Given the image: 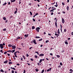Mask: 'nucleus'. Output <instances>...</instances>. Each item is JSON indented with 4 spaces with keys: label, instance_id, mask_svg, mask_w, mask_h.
<instances>
[{
    "label": "nucleus",
    "instance_id": "49",
    "mask_svg": "<svg viewBox=\"0 0 73 73\" xmlns=\"http://www.w3.org/2000/svg\"><path fill=\"white\" fill-rule=\"evenodd\" d=\"M51 15H53V13L52 12H51Z\"/></svg>",
    "mask_w": 73,
    "mask_h": 73
},
{
    "label": "nucleus",
    "instance_id": "25",
    "mask_svg": "<svg viewBox=\"0 0 73 73\" xmlns=\"http://www.w3.org/2000/svg\"><path fill=\"white\" fill-rule=\"evenodd\" d=\"M0 71L1 72H4V70H3L2 69Z\"/></svg>",
    "mask_w": 73,
    "mask_h": 73
},
{
    "label": "nucleus",
    "instance_id": "38",
    "mask_svg": "<svg viewBox=\"0 0 73 73\" xmlns=\"http://www.w3.org/2000/svg\"><path fill=\"white\" fill-rule=\"evenodd\" d=\"M49 42V40H47L45 42H46V43H47V42Z\"/></svg>",
    "mask_w": 73,
    "mask_h": 73
},
{
    "label": "nucleus",
    "instance_id": "27",
    "mask_svg": "<svg viewBox=\"0 0 73 73\" xmlns=\"http://www.w3.org/2000/svg\"><path fill=\"white\" fill-rule=\"evenodd\" d=\"M35 53H37V54H38V55H39V53H38V51L36 52Z\"/></svg>",
    "mask_w": 73,
    "mask_h": 73
},
{
    "label": "nucleus",
    "instance_id": "24",
    "mask_svg": "<svg viewBox=\"0 0 73 73\" xmlns=\"http://www.w3.org/2000/svg\"><path fill=\"white\" fill-rule=\"evenodd\" d=\"M42 40V38H41L38 40V41H41Z\"/></svg>",
    "mask_w": 73,
    "mask_h": 73
},
{
    "label": "nucleus",
    "instance_id": "62",
    "mask_svg": "<svg viewBox=\"0 0 73 73\" xmlns=\"http://www.w3.org/2000/svg\"><path fill=\"white\" fill-rule=\"evenodd\" d=\"M58 68H60V67H61V66L60 65L58 66Z\"/></svg>",
    "mask_w": 73,
    "mask_h": 73
},
{
    "label": "nucleus",
    "instance_id": "47",
    "mask_svg": "<svg viewBox=\"0 0 73 73\" xmlns=\"http://www.w3.org/2000/svg\"><path fill=\"white\" fill-rule=\"evenodd\" d=\"M17 53V52H15L14 53V54H16V53Z\"/></svg>",
    "mask_w": 73,
    "mask_h": 73
},
{
    "label": "nucleus",
    "instance_id": "64",
    "mask_svg": "<svg viewBox=\"0 0 73 73\" xmlns=\"http://www.w3.org/2000/svg\"><path fill=\"white\" fill-rule=\"evenodd\" d=\"M54 6V7H58V5H55Z\"/></svg>",
    "mask_w": 73,
    "mask_h": 73
},
{
    "label": "nucleus",
    "instance_id": "22",
    "mask_svg": "<svg viewBox=\"0 0 73 73\" xmlns=\"http://www.w3.org/2000/svg\"><path fill=\"white\" fill-rule=\"evenodd\" d=\"M6 30H7V29L6 28H5L3 29V31H6Z\"/></svg>",
    "mask_w": 73,
    "mask_h": 73
},
{
    "label": "nucleus",
    "instance_id": "10",
    "mask_svg": "<svg viewBox=\"0 0 73 73\" xmlns=\"http://www.w3.org/2000/svg\"><path fill=\"white\" fill-rule=\"evenodd\" d=\"M7 62H8V60H6V61L4 62V64H7Z\"/></svg>",
    "mask_w": 73,
    "mask_h": 73
},
{
    "label": "nucleus",
    "instance_id": "45",
    "mask_svg": "<svg viewBox=\"0 0 73 73\" xmlns=\"http://www.w3.org/2000/svg\"><path fill=\"white\" fill-rule=\"evenodd\" d=\"M62 5H65V3H64V2H62Z\"/></svg>",
    "mask_w": 73,
    "mask_h": 73
},
{
    "label": "nucleus",
    "instance_id": "40",
    "mask_svg": "<svg viewBox=\"0 0 73 73\" xmlns=\"http://www.w3.org/2000/svg\"><path fill=\"white\" fill-rule=\"evenodd\" d=\"M7 52H5L4 53V54H7Z\"/></svg>",
    "mask_w": 73,
    "mask_h": 73
},
{
    "label": "nucleus",
    "instance_id": "7",
    "mask_svg": "<svg viewBox=\"0 0 73 73\" xmlns=\"http://www.w3.org/2000/svg\"><path fill=\"white\" fill-rule=\"evenodd\" d=\"M51 70H52V68H49L47 70V72H49L50 71H51Z\"/></svg>",
    "mask_w": 73,
    "mask_h": 73
},
{
    "label": "nucleus",
    "instance_id": "51",
    "mask_svg": "<svg viewBox=\"0 0 73 73\" xmlns=\"http://www.w3.org/2000/svg\"><path fill=\"white\" fill-rule=\"evenodd\" d=\"M38 15V13H36V14L35 15L36 16H37V15Z\"/></svg>",
    "mask_w": 73,
    "mask_h": 73
},
{
    "label": "nucleus",
    "instance_id": "2",
    "mask_svg": "<svg viewBox=\"0 0 73 73\" xmlns=\"http://www.w3.org/2000/svg\"><path fill=\"white\" fill-rule=\"evenodd\" d=\"M40 29V28L39 27H37L36 28V30L37 32H39V30Z\"/></svg>",
    "mask_w": 73,
    "mask_h": 73
},
{
    "label": "nucleus",
    "instance_id": "15",
    "mask_svg": "<svg viewBox=\"0 0 73 73\" xmlns=\"http://www.w3.org/2000/svg\"><path fill=\"white\" fill-rule=\"evenodd\" d=\"M35 29V26H33L32 27V29Z\"/></svg>",
    "mask_w": 73,
    "mask_h": 73
},
{
    "label": "nucleus",
    "instance_id": "30",
    "mask_svg": "<svg viewBox=\"0 0 73 73\" xmlns=\"http://www.w3.org/2000/svg\"><path fill=\"white\" fill-rule=\"evenodd\" d=\"M35 70L36 72H38V68H36L35 69Z\"/></svg>",
    "mask_w": 73,
    "mask_h": 73
},
{
    "label": "nucleus",
    "instance_id": "34",
    "mask_svg": "<svg viewBox=\"0 0 73 73\" xmlns=\"http://www.w3.org/2000/svg\"><path fill=\"white\" fill-rule=\"evenodd\" d=\"M20 38H21L20 36H18L17 37V39H20Z\"/></svg>",
    "mask_w": 73,
    "mask_h": 73
},
{
    "label": "nucleus",
    "instance_id": "9",
    "mask_svg": "<svg viewBox=\"0 0 73 73\" xmlns=\"http://www.w3.org/2000/svg\"><path fill=\"white\" fill-rule=\"evenodd\" d=\"M44 56V54H41L39 55V56Z\"/></svg>",
    "mask_w": 73,
    "mask_h": 73
},
{
    "label": "nucleus",
    "instance_id": "56",
    "mask_svg": "<svg viewBox=\"0 0 73 73\" xmlns=\"http://www.w3.org/2000/svg\"><path fill=\"white\" fill-rule=\"evenodd\" d=\"M50 12H54V10H51L50 11Z\"/></svg>",
    "mask_w": 73,
    "mask_h": 73
},
{
    "label": "nucleus",
    "instance_id": "43",
    "mask_svg": "<svg viewBox=\"0 0 73 73\" xmlns=\"http://www.w3.org/2000/svg\"><path fill=\"white\" fill-rule=\"evenodd\" d=\"M14 55H15V57H17V56H17V54H14Z\"/></svg>",
    "mask_w": 73,
    "mask_h": 73
},
{
    "label": "nucleus",
    "instance_id": "14",
    "mask_svg": "<svg viewBox=\"0 0 73 73\" xmlns=\"http://www.w3.org/2000/svg\"><path fill=\"white\" fill-rule=\"evenodd\" d=\"M12 46V45H11V44H9L8 45V46L9 47H11V46Z\"/></svg>",
    "mask_w": 73,
    "mask_h": 73
},
{
    "label": "nucleus",
    "instance_id": "13",
    "mask_svg": "<svg viewBox=\"0 0 73 73\" xmlns=\"http://www.w3.org/2000/svg\"><path fill=\"white\" fill-rule=\"evenodd\" d=\"M64 43H65V44L66 45H68V43L66 41L64 42Z\"/></svg>",
    "mask_w": 73,
    "mask_h": 73
},
{
    "label": "nucleus",
    "instance_id": "1",
    "mask_svg": "<svg viewBox=\"0 0 73 73\" xmlns=\"http://www.w3.org/2000/svg\"><path fill=\"white\" fill-rule=\"evenodd\" d=\"M57 19H56L55 23V26L56 27V28H57Z\"/></svg>",
    "mask_w": 73,
    "mask_h": 73
},
{
    "label": "nucleus",
    "instance_id": "21",
    "mask_svg": "<svg viewBox=\"0 0 73 73\" xmlns=\"http://www.w3.org/2000/svg\"><path fill=\"white\" fill-rule=\"evenodd\" d=\"M70 72H73V70H72V69H70Z\"/></svg>",
    "mask_w": 73,
    "mask_h": 73
},
{
    "label": "nucleus",
    "instance_id": "55",
    "mask_svg": "<svg viewBox=\"0 0 73 73\" xmlns=\"http://www.w3.org/2000/svg\"><path fill=\"white\" fill-rule=\"evenodd\" d=\"M26 56H27V57H29V55L28 54H27Z\"/></svg>",
    "mask_w": 73,
    "mask_h": 73
},
{
    "label": "nucleus",
    "instance_id": "61",
    "mask_svg": "<svg viewBox=\"0 0 73 73\" xmlns=\"http://www.w3.org/2000/svg\"><path fill=\"white\" fill-rule=\"evenodd\" d=\"M52 10H55L56 9H54L52 8Z\"/></svg>",
    "mask_w": 73,
    "mask_h": 73
},
{
    "label": "nucleus",
    "instance_id": "39",
    "mask_svg": "<svg viewBox=\"0 0 73 73\" xmlns=\"http://www.w3.org/2000/svg\"><path fill=\"white\" fill-rule=\"evenodd\" d=\"M60 65H61V66H62V62H60Z\"/></svg>",
    "mask_w": 73,
    "mask_h": 73
},
{
    "label": "nucleus",
    "instance_id": "35",
    "mask_svg": "<svg viewBox=\"0 0 73 73\" xmlns=\"http://www.w3.org/2000/svg\"><path fill=\"white\" fill-rule=\"evenodd\" d=\"M15 1H16V0H13L12 1V2L14 3V2H15Z\"/></svg>",
    "mask_w": 73,
    "mask_h": 73
},
{
    "label": "nucleus",
    "instance_id": "48",
    "mask_svg": "<svg viewBox=\"0 0 73 73\" xmlns=\"http://www.w3.org/2000/svg\"><path fill=\"white\" fill-rule=\"evenodd\" d=\"M50 55H51V56H53V54L52 53H50Z\"/></svg>",
    "mask_w": 73,
    "mask_h": 73
},
{
    "label": "nucleus",
    "instance_id": "42",
    "mask_svg": "<svg viewBox=\"0 0 73 73\" xmlns=\"http://www.w3.org/2000/svg\"><path fill=\"white\" fill-rule=\"evenodd\" d=\"M35 58H37L38 57H37V55H35Z\"/></svg>",
    "mask_w": 73,
    "mask_h": 73
},
{
    "label": "nucleus",
    "instance_id": "57",
    "mask_svg": "<svg viewBox=\"0 0 73 73\" xmlns=\"http://www.w3.org/2000/svg\"><path fill=\"white\" fill-rule=\"evenodd\" d=\"M60 25V29H62V25Z\"/></svg>",
    "mask_w": 73,
    "mask_h": 73
},
{
    "label": "nucleus",
    "instance_id": "58",
    "mask_svg": "<svg viewBox=\"0 0 73 73\" xmlns=\"http://www.w3.org/2000/svg\"><path fill=\"white\" fill-rule=\"evenodd\" d=\"M24 37H27V35H24Z\"/></svg>",
    "mask_w": 73,
    "mask_h": 73
},
{
    "label": "nucleus",
    "instance_id": "26",
    "mask_svg": "<svg viewBox=\"0 0 73 73\" xmlns=\"http://www.w3.org/2000/svg\"><path fill=\"white\" fill-rule=\"evenodd\" d=\"M13 64V62H9V64Z\"/></svg>",
    "mask_w": 73,
    "mask_h": 73
},
{
    "label": "nucleus",
    "instance_id": "32",
    "mask_svg": "<svg viewBox=\"0 0 73 73\" xmlns=\"http://www.w3.org/2000/svg\"><path fill=\"white\" fill-rule=\"evenodd\" d=\"M64 32H66V29H64Z\"/></svg>",
    "mask_w": 73,
    "mask_h": 73
},
{
    "label": "nucleus",
    "instance_id": "44",
    "mask_svg": "<svg viewBox=\"0 0 73 73\" xmlns=\"http://www.w3.org/2000/svg\"><path fill=\"white\" fill-rule=\"evenodd\" d=\"M17 11H15V12H14V14H16V13H17Z\"/></svg>",
    "mask_w": 73,
    "mask_h": 73
},
{
    "label": "nucleus",
    "instance_id": "63",
    "mask_svg": "<svg viewBox=\"0 0 73 73\" xmlns=\"http://www.w3.org/2000/svg\"><path fill=\"white\" fill-rule=\"evenodd\" d=\"M62 13H65V11H62Z\"/></svg>",
    "mask_w": 73,
    "mask_h": 73
},
{
    "label": "nucleus",
    "instance_id": "33",
    "mask_svg": "<svg viewBox=\"0 0 73 73\" xmlns=\"http://www.w3.org/2000/svg\"><path fill=\"white\" fill-rule=\"evenodd\" d=\"M30 14H31V16H32V12L31 11H30Z\"/></svg>",
    "mask_w": 73,
    "mask_h": 73
},
{
    "label": "nucleus",
    "instance_id": "37",
    "mask_svg": "<svg viewBox=\"0 0 73 73\" xmlns=\"http://www.w3.org/2000/svg\"><path fill=\"white\" fill-rule=\"evenodd\" d=\"M43 72H44V70H43L41 72V73H43Z\"/></svg>",
    "mask_w": 73,
    "mask_h": 73
},
{
    "label": "nucleus",
    "instance_id": "52",
    "mask_svg": "<svg viewBox=\"0 0 73 73\" xmlns=\"http://www.w3.org/2000/svg\"><path fill=\"white\" fill-rule=\"evenodd\" d=\"M12 69H13L14 70H16V69L13 67L12 68Z\"/></svg>",
    "mask_w": 73,
    "mask_h": 73
},
{
    "label": "nucleus",
    "instance_id": "17",
    "mask_svg": "<svg viewBox=\"0 0 73 73\" xmlns=\"http://www.w3.org/2000/svg\"><path fill=\"white\" fill-rule=\"evenodd\" d=\"M7 4V3H4L3 4V6H4V5H6V4Z\"/></svg>",
    "mask_w": 73,
    "mask_h": 73
},
{
    "label": "nucleus",
    "instance_id": "36",
    "mask_svg": "<svg viewBox=\"0 0 73 73\" xmlns=\"http://www.w3.org/2000/svg\"><path fill=\"white\" fill-rule=\"evenodd\" d=\"M14 72H15V71H14V70H12L11 71V73H14Z\"/></svg>",
    "mask_w": 73,
    "mask_h": 73
},
{
    "label": "nucleus",
    "instance_id": "53",
    "mask_svg": "<svg viewBox=\"0 0 73 73\" xmlns=\"http://www.w3.org/2000/svg\"><path fill=\"white\" fill-rule=\"evenodd\" d=\"M21 61H23V57L21 58Z\"/></svg>",
    "mask_w": 73,
    "mask_h": 73
},
{
    "label": "nucleus",
    "instance_id": "5",
    "mask_svg": "<svg viewBox=\"0 0 73 73\" xmlns=\"http://www.w3.org/2000/svg\"><path fill=\"white\" fill-rule=\"evenodd\" d=\"M33 42L35 44H37V42L35 39L33 40Z\"/></svg>",
    "mask_w": 73,
    "mask_h": 73
},
{
    "label": "nucleus",
    "instance_id": "8",
    "mask_svg": "<svg viewBox=\"0 0 73 73\" xmlns=\"http://www.w3.org/2000/svg\"><path fill=\"white\" fill-rule=\"evenodd\" d=\"M21 46H22V47H23L24 48L25 47V46L24 45V43H22L21 44Z\"/></svg>",
    "mask_w": 73,
    "mask_h": 73
},
{
    "label": "nucleus",
    "instance_id": "3",
    "mask_svg": "<svg viewBox=\"0 0 73 73\" xmlns=\"http://www.w3.org/2000/svg\"><path fill=\"white\" fill-rule=\"evenodd\" d=\"M0 47L1 48V49H3V48L4 47V46L3 45V44H0Z\"/></svg>",
    "mask_w": 73,
    "mask_h": 73
},
{
    "label": "nucleus",
    "instance_id": "6",
    "mask_svg": "<svg viewBox=\"0 0 73 73\" xmlns=\"http://www.w3.org/2000/svg\"><path fill=\"white\" fill-rule=\"evenodd\" d=\"M12 49H16V46H12Z\"/></svg>",
    "mask_w": 73,
    "mask_h": 73
},
{
    "label": "nucleus",
    "instance_id": "16",
    "mask_svg": "<svg viewBox=\"0 0 73 73\" xmlns=\"http://www.w3.org/2000/svg\"><path fill=\"white\" fill-rule=\"evenodd\" d=\"M55 36H57L56 37H58V34H57V33H55Z\"/></svg>",
    "mask_w": 73,
    "mask_h": 73
},
{
    "label": "nucleus",
    "instance_id": "4",
    "mask_svg": "<svg viewBox=\"0 0 73 73\" xmlns=\"http://www.w3.org/2000/svg\"><path fill=\"white\" fill-rule=\"evenodd\" d=\"M62 21L63 24H64V23H65V20H64V18H62Z\"/></svg>",
    "mask_w": 73,
    "mask_h": 73
},
{
    "label": "nucleus",
    "instance_id": "11",
    "mask_svg": "<svg viewBox=\"0 0 73 73\" xmlns=\"http://www.w3.org/2000/svg\"><path fill=\"white\" fill-rule=\"evenodd\" d=\"M69 6H67V11H69Z\"/></svg>",
    "mask_w": 73,
    "mask_h": 73
},
{
    "label": "nucleus",
    "instance_id": "12",
    "mask_svg": "<svg viewBox=\"0 0 73 73\" xmlns=\"http://www.w3.org/2000/svg\"><path fill=\"white\" fill-rule=\"evenodd\" d=\"M35 38H41L39 36H36L35 37Z\"/></svg>",
    "mask_w": 73,
    "mask_h": 73
},
{
    "label": "nucleus",
    "instance_id": "31",
    "mask_svg": "<svg viewBox=\"0 0 73 73\" xmlns=\"http://www.w3.org/2000/svg\"><path fill=\"white\" fill-rule=\"evenodd\" d=\"M7 52H11H11H12V51L10 50H8L7 51Z\"/></svg>",
    "mask_w": 73,
    "mask_h": 73
},
{
    "label": "nucleus",
    "instance_id": "20",
    "mask_svg": "<svg viewBox=\"0 0 73 73\" xmlns=\"http://www.w3.org/2000/svg\"><path fill=\"white\" fill-rule=\"evenodd\" d=\"M56 56L58 57V58H60V56L58 55H56Z\"/></svg>",
    "mask_w": 73,
    "mask_h": 73
},
{
    "label": "nucleus",
    "instance_id": "46",
    "mask_svg": "<svg viewBox=\"0 0 73 73\" xmlns=\"http://www.w3.org/2000/svg\"><path fill=\"white\" fill-rule=\"evenodd\" d=\"M31 61H33L34 60H33V59L32 58H31Z\"/></svg>",
    "mask_w": 73,
    "mask_h": 73
},
{
    "label": "nucleus",
    "instance_id": "18",
    "mask_svg": "<svg viewBox=\"0 0 73 73\" xmlns=\"http://www.w3.org/2000/svg\"><path fill=\"white\" fill-rule=\"evenodd\" d=\"M3 19L4 20H7V19H6V18H5V17H3Z\"/></svg>",
    "mask_w": 73,
    "mask_h": 73
},
{
    "label": "nucleus",
    "instance_id": "28",
    "mask_svg": "<svg viewBox=\"0 0 73 73\" xmlns=\"http://www.w3.org/2000/svg\"><path fill=\"white\" fill-rule=\"evenodd\" d=\"M23 58H24V60H25V59H26L25 58V56L23 55Z\"/></svg>",
    "mask_w": 73,
    "mask_h": 73
},
{
    "label": "nucleus",
    "instance_id": "54",
    "mask_svg": "<svg viewBox=\"0 0 73 73\" xmlns=\"http://www.w3.org/2000/svg\"><path fill=\"white\" fill-rule=\"evenodd\" d=\"M23 73H25V70L24 69V70Z\"/></svg>",
    "mask_w": 73,
    "mask_h": 73
},
{
    "label": "nucleus",
    "instance_id": "50",
    "mask_svg": "<svg viewBox=\"0 0 73 73\" xmlns=\"http://www.w3.org/2000/svg\"><path fill=\"white\" fill-rule=\"evenodd\" d=\"M2 44V45H3V46H5V43H4Z\"/></svg>",
    "mask_w": 73,
    "mask_h": 73
},
{
    "label": "nucleus",
    "instance_id": "23",
    "mask_svg": "<svg viewBox=\"0 0 73 73\" xmlns=\"http://www.w3.org/2000/svg\"><path fill=\"white\" fill-rule=\"evenodd\" d=\"M3 50H1L0 51V52H1V53H4V52H3Z\"/></svg>",
    "mask_w": 73,
    "mask_h": 73
},
{
    "label": "nucleus",
    "instance_id": "60",
    "mask_svg": "<svg viewBox=\"0 0 73 73\" xmlns=\"http://www.w3.org/2000/svg\"><path fill=\"white\" fill-rule=\"evenodd\" d=\"M37 1H38V3H40V0H36Z\"/></svg>",
    "mask_w": 73,
    "mask_h": 73
},
{
    "label": "nucleus",
    "instance_id": "41",
    "mask_svg": "<svg viewBox=\"0 0 73 73\" xmlns=\"http://www.w3.org/2000/svg\"><path fill=\"white\" fill-rule=\"evenodd\" d=\"M33 21H35L36 20H35V19L34 18H33Z\"/></svg>",
    "mask_w": 73,
    "mask_h": 73
},
{
    "label": "nucleus",
    "instance_id": "19",
    "mask_svg": "<svg viewBox=\"0 0 73 73\" xmlns=\"http://www.w3.org/2000/svg\"><path fill=\"white\" fill-rule=\"evenodd\" d=\"M15 49L11 51V52L12 53H14V52H15Z\"/></svg>",
    "mask_w": 73,
    "mask_h": 73
},
{
    "label": "nucleus",
    "instance_id": "59",
    "mask_svg": "<svg viewBox=\"0 0 73 73\" xmlns=\"http://www.w3.org/2000/svg\"><path fill=\"white\" fill-rule=\"evenodd\" d=\"M27 64H28V65H29V66H30V65H31V64H29V63H27Z\"/></svg>",
    "mask_w": 73,
    "mask_h": 73
},
{
    "label": "nucleus",
    "instance_id": "29",
    "mask_svg": "<svg viewBox=\"0 0 73 73\" xmlns=\"http://www.w3.org/2000/svg\"><path fill=\"white\" fill-rule=\"evenodd\" d=\"M41 62H42V59H40L39 61V63H41Z\"/></svg>",
    "mask_w": 73,
    "mask_h": 73
}]
</instances>
